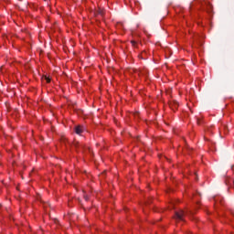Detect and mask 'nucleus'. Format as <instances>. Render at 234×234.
Returning a JSON list of instances; mask_svg holds the SVG:
<instances>
[{"label": "nucleus", "instance_id": "10", "mask_svg": "<svg viewBox=\"0 0 234 234\" xmlns=\"http://www.w3.org/2000/svg\"><path fill=\"white\" fill-rule=\"evenodd\" d=\"M225 131H228V126H224Z\"/></svg>", "mask_w": 234, "mask_h": 234}, {"label": "nucleus", "instance_id": "5", "mask_svg": "<svg viewBox=\"0 0 234 234\" xmlns=\"http://www.w3.org/2000/svg\"><path fill=\"white\" fill-rule=\"evenodd\" d=\"M45 80H46L47 83H50V78L45 77Z\"/></svg>", "mask_w": 234, "mask_h": 234}, {"label": "nucleus", "instance_id": "11", "mask_svg": "<svg viewBox=\"0 0 234 234\" xmlns=\"http://www.w3.org/2000/svg\"><path fill=\"white\" fill-rule=\"evenodd\" d=\"M134 116H135V118L138 117V113H135Z\"/></svg>", "mask_w": 234, "mask_h": 234}, {"label": "nucleus", "instance_id": "6", "mask_svg": "<svg viewBox=\"0 0 234 234\" xmlns=\"http://www.w3.org/2000/svg\"><path fill=\"white\" fill-rule=\"evenodd\" d=\"M100 16H103V11H99Z\"/></svg>", "mask_w": 234, "mask_h": 234}, {"label": "nucleus", "instance_id": "9", "mask_svg": "<svg viewBox=\"0 0 234 234\" xmlns=\"http://www.w3.org/2000/svg\"><path fill=\"white\" fill-rule=\"evenodd\" d=\"M132 45H136V42L135 41H132Z\"/></svg>", "mask_w": 234, "mask_h": 234}, {"label": "nucleus", "instance_id": "1", "mask_svg": "<svg viewBox=\"0 0 234 234\" xmlns=\"http://www.w3.org/2000/svg\"><path fill=\"white\" fill-rule=\"evenodd\" d=\"M187 215V212L184 211V210H180L178 212H176V215L174 217V218H176V220H184V216Z\"/></svg>", "mask_w": 234, "mask_h": 234}, {"label": "nucleus", "instance_id": "8", "mask_svg": "<svg viewBox=\"0 0 234 234\" xmlns=\"http://www.w3.org/2000/svg\"><path fill=\"white\" fill-rule=\"evenodd\" d=\"M85 200H89V196H84Z\"/></svg>", "mask_w": 234, "mask_h": 234}, {"label": "nucleus", "instance_id": "4", "mask_svg": "<svg viewBox=\"0 0 234 234\" xmlns=\"http://www.w3.org/2000/svg\"><path fill=\"white\" fill-rule=\"evenodd\" d=\"M74 147H76V149H83V144H80V143L76 142L73 144Z\"/></svg>", "mask_w": 234, "mask_h": 234}, {"label": "nucleus", "instance_id": "3", "mask_svg": "<svg viewBox=\"0 0 234 234\" xmlns=\"http://www.w3.org/2000/svg\"><path fill=\"white\" fill-rule=\"evenodd\" d=\"M75 133L76 134H81V133H83V126H76L75 127Z\"/></svg>", "mask_w": 234, "mask_h": 234}, {"label": "nucleus", "instance_id": "7", "mask_svg": "<svg viewBox=\"0 0 234 234\" xmlns=\"http://www.w3.org/2000/svg\"><path fill=\"white\" fill-rule=\"evenodd\" d=\"M202 122H200L199 119H197V124L200 125Z\"/></svg>", "mask_w": 234, "mask_h": 234}, {"label": "nucleus", "instance_id": "2", "mask_svg": "<svg viewBox=\"0 0 234 234\" xmlns=\"http://www.w3.org/2000/svg\"><path fill=\"white\" fill-rule=\"evenodd\" d=\"M170 107L173 111L178 109V101H173L172 102H170Z\"/></svg>", "mask_w": 234, "mask_h": 234}]
</instances>
